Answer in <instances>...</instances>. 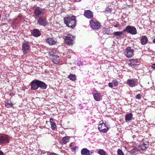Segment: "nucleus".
I'll return each instance as SVG.
<instances>
[{
    "label": "nucleus",
    "instance_id": "nucleus-1",
    "mask_svg": "<svg viewBox=\"0 0 155 155\" xmlns=\"http://www.w3.org/2000/svg\"><path fill=\"white\" fill-rule=\"evenodd\" d=\"M76 17L74 16L66 17L64 18V23L68 27L73 28L76 25Z\"/></svg>",
    "mask_w": 155,
    "mask_h": 155
},
{
    "label": "nucleus",
    "instance_id": "nucleus-2",
    "mask_svg": "<svg viewBox=\"0 0 155 155\" xmlns=\"http://www.w3.org/2000/svg\"><path fill=\"white\" fill-rule=\"evenodd\" d=\"M57 52L54 50L49 52V55L52 59L53 62L56 64H58L60 60L59 56L57 55Z\"/></svg>",
    "mask_w": 155,
    "mask_h": 155
},
{
    "label": "nucleus",
    "instance_id": "nucleus-3",
    "mask_svg": "<svg viewBox=\"0 0 155 155\" xmlns=\"http://www.w3.org/2000/svg\"><path fill=\"white\" fill-rule=\"evenodd\" d=\"M46 10L37 7L35 10L34 14L36 19L40 17H43V16Z\"/></svg>",
    "mask_w": 155,
    "mask_h": 155
},
{
    "label": "nucleus",
    "instance_id": "nucleus-4",
    "mask_svg": "<svg viewBox=\"0 0 155 155\" xmlns=\"http://www.w3.org/2000/svg\"><path fill=\"white\" fill-rule=\"evenodd\" d=\"M126 31L133 35H136L137 33V30L135 27L130 25L127 26L126 28L123 30V32Z\"/></svg>",
    "mask_w": 155,
    "mask_h": 155
},
{
    "label": "nucleus",
    "instance_id": "nucleus-5",
    "mask_svg": "<svg viewBox=\"0 0 155 155\" xmlns=\"http://www.w3.org/2000/svg\"><path fill=\"white\" fill-rule=\"evenodd\" d=\"M64 37L65 42L67 45H71L74 44V37L72 35L68 34Z\"/></svg>",
    "mask_w": 155,
    "mask_h": 155
},
{
    "label": "nucleus",
    "instance_id": "nucleus-6",
    "mask_svg": "<svg viewBox=\"0 0 155 155\" xmlns=\"http://www.w3.org/2000/svg\"><path fill=\"white\" fill-rule=\"evenodd\" d=\"M37 21V24L40 26L44 27L46 26L48 24V21L46 17H43L36 19Z\"/></svg>",
    "mask_w": 155,
    "mask_h": 155
},
{
    "label": "nucleus",
    "instance_id": "nucleus-7",
    "mask_svg": "<svg viewBox=\"0 0 155 155\" xmlns=\"http://www.w3.org/2000/svg\"><path fill=\"white\" fill-rule=\"evenodd\" d=\"M131 48V47H128L126 48L124 54L128 58H131L134 56V50Z\"/></svg>",
    "mask_w": 155,
    "mask_h": 155
},
{
    "label": "nucleus",
    "instance_id": "nucleus-8",
    "mask_svg": "<svg viewBox=\"0 0 155 155\" xmlns=\"http://www.w3.org/2000/svg\"><path fill=\"white\" fill-rule=\"evenodd\" d=\"M91 27L94 29L97 30L101 27L100 23L98 21H94L93 20H91L90 22Z\"/></svg>",
    "mask_w": 155,
    "mask_h": 155
},
{
    "label": "nucleus",
    "instance_id": "nucleus-9",
    "mask_svg": "<svg viewBox=\"0 0 155 155\" xmlns=\"http://www.w3.org/2000/svg\"><path fill=\"white\" fill-rule=\"evenodd\" d=\"M39 80L34 79L30 83V85L31 87L30 89L31 90H36L38 88Z\"/></svg>",
    "mask_w": 155,
    "mask_h": 155
},
{
    "label": "nucleus",
    "instance_id": "nucleus-10",
    "mask_svg": "<svg viewBox=\"0 0 155 155\" xmlns=\"http://www.w3.org/2000/svg\"><path fill=\"white\" fill-rule=\"evenodd\" d=\"M124 32H123V31H115L114 32L113 34L115 36L116 39H120L126 36V35L123 33Z\"/></svg>",
    "mask_w": 155,
    "mask_h": 155
},
{
    "label": "nucleus",
    "instance_id": "nucleus-11",
    "mask_svg": "<svg viewBox=\"0 0 155 155\" xmlns=\"http://www.w3.org/2000/svg\"><path fill=\"white\" fill-rule=\"evenodd\" d=\"M128 65L129 66L134 68L137 65H138L139 63L138 60L137 59H131L128 61Z\"/></svg>",
    "mask_w": 155,
    "mask_h": 155
},
{
    "label": "nucleus",
    "instance_id": "nucleus-12",
    "mask_svg": "<svg viewBox=\"0 0 155 155\" xmlns=\"http://www.w3.org/2000/svg\"><path fill=\"white\" fill-rule=\"evenodd\" d=\"M127 84L131 87H134L137 85V81L135 79H129L127 81Z\"/></svg>",
    "mask_w": 155,
    "mask_h": 155
},
{
    "label": "nucleus",
    "instance_id": "nucleus-13",
    "mask_svg": "<svg viewBox=\"0 0 155 155\" xmlns=\"http://www.w3.org/2000/svg\"><path fill=\"white\" fill-rule=\"evenodd\" d=\"M46 40L47 43L50 45H55L57 42V41L55 38L52 37H48L46 39Z\"/></svg>",
    "mask_w": 155,
    "mask_h": 155
},
{
    "label": "nucleus",
    "instance_id": "nucleus-14",
    "mask_svg": "<svg viewBox=\"0 0 155 155\" xmlns=\"http://www.w3.org/2000/svg\"><path fill=\"white\" fill-rule=\"evenodd\" d=\"M84 16L88 19H91L93 17V13L90 10H87L84 11Z\"/></svg>",
    "mask_w": 155,
    "mask_h": 155
},
{
    "label": "nucleus",
    "instance_id": "nucleus-15",
    "mask_svg": "<svg viewBox=\"0 0 155 155\" xmlns=\"http://www.w3.org/2000/svg\"><path fill=\"white\" fill-rule=\"evenodd\" d=\"M22 50L24 54H25L29 50V46L28 44V43L25 42L22 45Z\"/></svg>",
    "mask_w": 155,
    "mask_h": 155
},
{
    "label": "nucleus",
    "instance_id": "nucleus-16",
    "mask_svg": "<svg viewBox=\"0 0 155 155\" xmlns=\"http://www.w3.org/2000/svg\"><path fill=\"white\" fill-rule=\"evenodd\" d=\"M32 35L35 37H37L41 35V32L39 30L37 29H34L32 32Z\"/></svg>",
    "mask_w": 155,
    "mask_h": 155
},
{
    "label": "nucleus",
    "instance_id": "nucleus-17",
    "mask_svg": "<svg viewBox=\"0 0 155 155\" xmlns=\"http://www.w3.org/2000/svg\"><path fill=\"white\" fill-rule=\"evenodd\" d=\"M38 88L40 87L43 90L46 89L47 87V84L39 80Z\"/></svg>",
    "mask_w": 155,
    "mask_h": 155
},
{
    "label": "nucleus",
    "instance_id": "nucleus-18",
    "mask_svg": "<svg viewBox=\"0 0 155 155\" xmlns=\"http://www.w3.org/2000/svg\"><path fill=\"white\" fill-rule=\"evenodd\" d=\"M38 88L40 87L43 90L46 89L47 87V84L39 80Z\"/></svg>",
    "mask_w": 155,
    "mask_h": 155
},
{
    "label": "nucleus",
    "instance_id": "nucleus-19",
    "mask_svg": "<svg viewBox=\"0 0 155 155\" xmlns=\"http://www.w3.org/2000/svg\"><path fill=\"white\" fill-rule=\"evenodd\" d=\"M94 99L97 101H100L102 99V97L98 93H94L93 94Z\"/></svg>",
    "mask_w": 155,
    "mask_h": 155
},
{
    "label": "nucleus",
    "instance_id": "nucleus-20",
    "mask_svg": "<svg viewBox=\"0 0 155 155\" xmlns=\"http://www.w3.org/2000/svg\"><path fill=\"white\" fill-rule=\"evenodd\" d=\"M140 42L142 45H145L147 44L148 42V38L145 36H143L140 40Z\"/></svg>",
    "mask_w": 155,
    "mask_h": 155
},
{
    "label": "nucleus",
    "instance_id": "nucleus-21",
    "mask_svg": "<svg viewBox=\"0 0 155 155\" xmlns=\"http://www.w3.org/2000/svg\"><path fill=\"white\" fill-rule=\"evenodd\" d=\"M98 128L100 132L103 133L107 132L109 129L107 127H99Z\"/></svg>",
    "mask_w": 155,
    "mask_h": 155
},
{
    "label": "nucleus",
    "instance_id": "nucleus-22",
    "mask_svg": "<svg viewBox=\"0 0 155 155\" xmlns=\"http://www.w3.org/2000/svg\"><path fill=\"white\" fill-rule=\"evenodd\" d=\"M133 115L131 113L126 114L125 116V120L126 121L130 120L133 117Z\"/></svg>",
    "mask_w": 155,
    "mask_h": 155
},
{
    "label": "nucleus",
    "instance_id": "nucleus-23",
    "mask_svg": "<svg viewBox=\"0 0 155 155\" xmlns=\"http://www.w3.org/2000/svg\"><path fill=\"white\" fill-rule=\"evenodd\" d=\"M8 140V139L6 137L3 136L0 137V144L7 142Z\"/></svg>",
    "mask_w": 155,
    "mask_h": 155
},
{
    "label": "nucleus",
    "instance_id": "nucleus-24",
    "mask_svg": "<svg viewBox=\"0 0 155 155\" xmlns=\"http://www.w3.org/2000/svg\"><path fill=\"white\" fill-rule=\"evenodd\" d=\"M82 155H90L89 151L86 148H83L81 150Z\"/></svg>",
    "mask_w": 155,
    "mask_h": 155
},
{
    "label": "nucleus",
    "instance_id": "nucleus-25",
    "mask_svg": "<svg viewBox=\"0 0 155 155\" xmlns=\"http://www.w3.org/2000/svg\"><path fill=\"white\" fill-rule=\"evenodd\" d=\"M103 32L104 35L107 34L109 35H110V29L108 28H104L103 29Z\"/></svg>",
    "mask_w": 155,
    "mask_h": 155
},
{
    "label": "nucleus",
    "instance_id": "nucleus-26",
    "mask_svg": "<svg viewBox=\"0 0 155 155\" xmlns=\"http://www.w3.org/2000/svg\"><path fill=\"white\" fill-rule=\"evenodd\" d=\"M68 78L71 80L72 81H75L76 79V75L75 74H70Z\"/></svg>",
    "mask_w": 155,
    "mask_h": 155
},
{
    "label": "nucleus",
    "instance_id": "nucleus-27",
    "mask_svg": "<svg viewBox=\"0 0 155 155\" xmlns=\"http://www.w3.org/2000/svg\"><path fill=\"white\" fill-rule=\"evenodd\" d=\"M148 147V145L147 144L143 143L139 147V148H140L141 150H145Z\"/></svg>",
    "mask_w": 155,
    "mask_h": 155
},
{
    "label": "nucleus",
    "instance_id": "nucleus-28",
    "mask_svg": "<svg viewBox=\"0 0 155 155\" xmlns=\"http://www.w3.org/2000/svg\"><path fill=\"white\" fill-rule=\"evenodd\" d=\"M139 150V149H138L137 147H135L132 150H130L129 152L131 154H133L138 152Z\"/></svg>",
    "mask_w": 155,
    "mask_h": 155
},
{
    "label": "nucleus",
    "instance_id": "nucleus-29",
    "mask_svg": "<svg viewBox=\"0 0 155 155\" xmlns=\"http://www.w3.org/2000/svg\"><path fill=\"white\" fill-rule=\"evenodd\" d=\"M70 138L69 137H65L62 138L63 143L65 144L69 141Z\"/></svg>",
    "mask_w": 155,
    "mask_h": 155
},
{
    "label": "nucleus",
    "instance_id": "nucleus-30",
    "mask_svg": "<svg viewBox=\"0 0 155 155\" xmlns=\"http://www.w3.org/2000/svg\"><path fill=\"white\" fill-rule=\"evenodd\" d=\"M13 104H12V103L10 101H8L5 103V106L7 107L8 108H9L11 107H12Z\"/></svg>",
    "mask_w": 155,
    "mask_h": 155
},
{
    "label": "nucleus",
    "instance_id": "nucleus-31",
    "mask_svg": "<svg viewBox=\"0 0 155 155\" xmlns=\"http://www.w3.org/2000/svg\"><path fill=\"white\" fill-rule=\"evenodd\" d=\"M98 153L101 155H106V152L102 149L99 150Z\"/></svg>",
    "mask_w": 155,
    "mask_h": 155
},
{
    "label": "nucleus",
    "instance_id": "nucleus-32",
    "mask_svg": "<svg viewBox=\"0 0 155 155\" xmlns=\"http://www.w3.org/2000/svg\"><path fill=\"white\" fill-rule=\"evenodd\" d=\"M49 122L50 123L51 126H56L53 119L52 118H50Z\"/></svg>",
    "mask_w": 155,
    "mask_h": 155
},
{
    "label": "nucleus",
    "instance_id": "nucleus-33",
    "mask_svg": "<svg viewBox=\"0 0 155 155\" xmlns=\"http://www.w3.org/2000/svg\"><path fill=\"white\" fill-rule=\"evenodd\" d=\"M107 123L105 121L101 120L100 122V124H99V125H102L103 124L104 125V126H107Z\"/></svg>",
    "mask_w": 155,
    "mask_h": 155
},
{
    "label": "nucleus",
    "instance_id": "nucleus-34",
    "mask_svg": "<svg viewBox=\"0 0 155 155\" xmlns=\"http://www.w3.org/2000/svg\"><path fill=\"white\" fill-rule=\"evenodd\" d=\"M117 153L118 155H124V153L122 150L120 149L117 150Z\"/></svg>",
    "mask_w": 155,
    "mask_h": 155
},
{
    "label": "nucleus",
    "instance_id": "nucleus-35",
    "mask_svg": "<svg viewBox=\"0 0 155 155\" xmlns=\"http://www.w3.org/2000/svg\"><path fill=\"white\" fill-rule=\"evenodd\" d=\"M112 82L115 87L117 86L118 85V82L116 80H114L112 81Z\"/></svg>",
    "mask_w": 155,
    "mask_h": 155
},
{
    "label": "nucleus",
    "instance_id": "nucleus-36",
    "mask_svg": "<svg viewBox=\"0 0 155 155\" xmlns=\"http://www.w3.org/2000/svg\"><path fill=\"white\" fill-rule=\"evenodd\" d=\"M78 65L79 66H82L83 65V61L80 60L77 63Z\"/></svg>",
    "mask_w": 155,
    "mask_h": 155
},
{
    "label": "nucleus",
    "instance_id": "nucleus-37",
    "mask_svg": "<svg viewBox=\"0 0 155 155\" xmlns=\"http://www.w3.org/2000/svg\"><path fill=\"white\" fill-rule=\"evenodd\" d=\"M141 97V95L140 94H138L136 95V98L137 99H140Z\"/></svg>",
    "mask_w": 155,
    "mask_h": 155
},
{
    "label": "nucleus",
    "instance_id": "nucleus-38",
    "mask_svg": "<svg viewBox=\"0 0 155 155\" xmlns=\"http://www.w3.org/2000/svg\"><path fill=\"white\" fill-rule=\"evenodd\" d=\"M113 84L112 83H109L108 84L109 86L111 88H112L113 87Z\"/></svg>",
    "mask_w": 155,
    "mask_h": 155
},
{
    "label": "nucleus",
    "instance_id": "nucleus-39",
    "mask_svg": "<svg viewBox=\"0 0 155 155\" xmlns=\"http://www.w3.org/2000/svg\"><path fill=\"white\" fill-rule=\"evenodd\" d=\"M151 68H152L155 69V63L152 64L151 66Z\"/></svg>",
    "mask_w": 155,
    "mask_h": 155
},
{
    "label": "nucleus",
    "instance_id": "nucleus-40",
    "mask_svg": "<svg viewBox=\"0 0 155 155\" xmlns=\"http://www.w3.org/2000/svg\"><path fill=\"white\" fill-rule=\"evenodd\" d=\"M0 155H4L2 151L0 150Z\"/></svg>",
    "mask_w": 155,
    "mask_h": 155
},
{
    "label": "nucleus",
    "instance_id": "nucleus-41",
    "mask_svg": "<svg viewBox=\"0 0 155 155\" xmlns=\"http://www.w3.org/2000/svg\"><path fill=\"white\" fill-rule=\"evenodd\" d=\"M56 127H51V128L52 130H54L56 128Z\"/></svg>",
    "mask_w": 155,
    "mask_h": 155
},
{
    "label": "nucleus",
    "instance_id": "nucleus-42",
    "mask_svg": "<svg viewBox=\"0 0 155 155\" xmlns=\"http://www.w3.org/2000/svg\"><path fill=\"white\" fill-rule=\"evenodd\" d=\"M71 149L72 150H76V148H75V147H71Z\"/></svg>",
    "mask_w": 155,
    "mask_h": 155
},
{
    "label": "nucleus",
    "instance_id": "nucleus-43",
    "mask_svg": "<svg viewBox=\"0 0 155 155\" xmlns=\"http://www.w3.org/2000/svg\"><path fill=\"white\" fill-rule=\"evenodd\" d=\"M81 0H75V1L77 2H81Z\"/></svg>",
    "mask_w": 155,
    "mask_h": 155
},
{
    "label": "nucleus",
    "instance_id": "nucleus-44",
    "mask_svg": "<svg viewBox=\"0 0 155 155\" xmlns=\"http://www.w3.org/2000/svg\"><path fill=\"white\" fill-rule=\"evenodd\" d=\"M72 143H71L70 144V145H69V146H70V147L71 148V147H73L72 146Z\"/></svg>",
    "mask_w": 155,
    "mask_h": 155
},
{
    "label": "nucleus",
    "instance_id": "nucleus-45",
    "mask_svg": "<svg viewBox=\"0 0 155 155\" xmlns=\"http://www.w3.org/2000/svg\"><path fill=\"white\" fill-rule=\"evenodd\" d=\"M128 0L130 1H133V0Z\"/></svg>",
    "mask_w": 155,
    "mask_h": 155
},
{
    "label": "nucleus",
    "instance_id": "nucleus-46",
    "mask_svg": "<svg viewBox=\"0 0 155 155\" xmlns=\"http://www.w3.org/2000/svg\"><path fill=\"white\" fill-rule=\"evenodd\" d=\"M115 27H117V26H115Z\"/></svg>",
    "mask_w": 155,
    "mask_h": 155
}]
</instances>
